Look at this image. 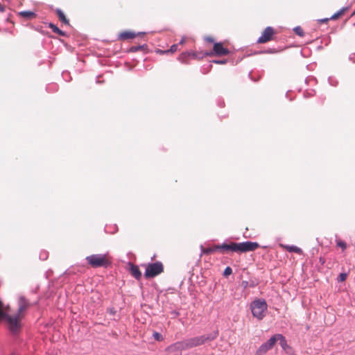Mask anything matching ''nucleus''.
I'll use <instances>...</instances> for the list:
<instances>
[{
	"mask_svg": "<svg viewBox=\"0 0 355 355\" xmlns=\"http://www.w3.org/2000/svg\"><path fill=\"white\" fill-rule=\"evenodd\" d=\"M5 6L0 3V12H3L5 11Z\"/></svg>",
	"mask_w": 355,
	"mask_h": 355,
	"instance_id": "09e8293b",
	"label": "nucleus"
},
{
	"mask_svg": "<svg viewBox=\"0 0 355 355\" xmlns=\"http://www.w3.org/2000/svg\"><path fill=\"white\" fill-rule=\"evenodd\" d=\"M254 283H252V285H250V287H254Z\"/></svg>",
	"mask_w": 355,
	"mask_h": 355,
	"instance_id": "864d4df0",
	"label": "nucleus"
},
{
	"mask_svg": "<svg viewBox=\"0 0 355 355\" xmlns=\"http://www.w3.org/2000/svg\"><path fill=\"white\" fill-rule=\"evenodd\" d=\"M190 58L189 51L183 52L178 57V60L183 64H188V60Z\"/></svg>",
	"mask_w": 355,
	"mask_h": 355,
	"instance_id": "6ab92c4d",
	"label": "nucleus"
},
{
	"mask_svg": "<svg viewBox=\"0 0 355 355\" xmlns=\"http://www.w3.org/2000/svg\"><path fill=\"white\" fill-rule=\"evenodd\" d=\"M65 75H68V73H62V76H65Z\"/></svg>",
	"mask_w": 355,
	"mask_h": 355,
	"instance_id": "603ef678",
	"label": "nucleus"
},
{
	"mask_svg": "<svg viewBox=\"0 0 355 355\" xmlns=\"http://www.w3.org/2000/svg\"><path fill=\"white\" fill-rule=\"evenodd\" d=\"M314 94H315V91L314 90H311L310 92L306 91L304 93V98H309V97L313 96Z\"/></svg>",
	"mask_w": 355,
	"mask_h": 355,
	"instance_id": "72a5a7b5",
	"label": "nucleus"
},
{
	"mask_svg": "<svg viewBox=\"0 0 355 355\" xmlns=\"http://www.w3.org/2000/svg\"><path fill=\"white\" fill-rule=\"evenodd\" d=\"M178 47V44H174L171 46L169 49H167V52L171 53H175V51H177Z\"/></svg>",
	"mask_w": 355,
	"mask_h": 355,
	"instance_id": "473e14b6",
	"label": "nucleus"
},
{
	"mask_svg": "<svg viewBox=\"0 0 355 355\" xmlns=\"http://www.w3.org/2000/svg\"><path fill=\"white\" fill-rule=\"evenodd\" d=\"M200 250H201V254H212L214 252L218 250V249H216V245H215L214 247H209V248H204L201 245Z\"/></svg>",
	"mask_w": 355,
	"mask_h": 355,
	"instance_id": "aec40b11",
	"label": "nucleus"
},
{
	"mask_svg": "<svg viewBox=\"0 0 355 355\" xmlns=\"http://www.w3.org/2000/svg\"><path fill=\"white\" fill-rule=\"evenodd\" d=\"M128 266H129V271L132 276H133L137 280H140L142 275L139 266L131 262H128Z\"/></svg>",
	"mask_w": 355,
	"mask_h": 355,
	"instance_id": "f8f14e48",
	"label": "nucleus"
},
{
	"mask_svg": "<svg viewBox=\"0 0 355 355\" xmlns=\"http://www.w3.org/2000/svg\"><path fill=\"white\" fill-rule=\"evenodd\" d=\"M153 337L157 341H162V340H164L163 336L160 333H159L157 331H154L153 332Z\"/></svg>",
	"mask_w": 355,
	"mask_h": 355,
	"instance_id": "a878e982",
	"label": "nucleus"
},
{
	"mask_svg": "<svg viewBox=\"0 0 355 355\" xmlns=\"http://www.w3.org/2000/svg\"><path fill=\"white\" fill-rule=\"evenodd\" d=\"M281 246L286 248L289 252H295L299 254L302 253V250L296 245H283Z\"/></svg>",
	"mask_w": 355,
	"mask_h": 355,
	"instance_id": "a211bd4d",
	"label": "nucleus"
},
{
	"mask_svg": "<svg viewBox=\"0 0 355 355\" xmlns=\"http://www.w3.org/2000/svg\"><path fill=\"white\" fill-rule=\"evenodd\" d=\"M329 83L332 86H336L338 84L337 80H334L333 78L329 77L328 79Z\"/></svg>",
	"mask_w": 355,
	"mask_h": 355,
	"instance_id": "c9c22d12",
	"label": "nucleus"
},
{
	"mask_svg": "<svg viewBox=\"0 0 355 355\" xmlns=\"http://www.w3.org/2000/svg\"><path fill=\"white\" fill-rule=\"evenodd\" d=\"M311 80H313L314 81V83H317V79L314 76H308L304 81L306 84H308L309 83H310Z\"/></svg>",
	"mask_w": 355,
	"mask_h": 355,
	"instance_id": "f704fd0d",
	"label": "nucleus"
},
{
	"mask_svg": "<svg viewBox=\"0 0 355 355\" xmlns=\"http://www.w3.org/2000/svg\"><path fill=\"white\" fill-rule=\"evenodd\" d=\"M214 55L218 56L226 55L230 53V50L223 46L221 42H215L213 46Z\"/></svg>",
	"mask_w": 355,
	"mask_h": 355,
	"instance_id": "9d476101",
	"label": "nucleus"
},
{
	"mask_svg": "<svg viewBox=\"0 0 355 355\" xmlns=\"http://www.w3.org/2000/svg\"><path fill=\"white\" fill-rule=\"evenodd\" d=\"M349 10V7L347 6V7H343L341 9H340L339 10H338L336 12H335L333 15H331V17H330V19L331 20H335V19H337L338 18H339L345 11L348 10Z\"/></svg>",
	"mask_w": 355,
	"mask_h": 355,
	"instance_id": "412c9836",
	"label": "nucleus"
},
{
	"mask_svg": "<svg viewBox=\"0 0 355 355\" xmlns=\"http://www.w3.org/2000/svg\"><path fill=\"white\" fill-rule=\"evenodd\" d=\"M242 285L243 286L244 288H246L248 285V282L247 281H243Z\"/></svg>",
	"mask_w": 355,
	"mask_h": 355,
	"instance_id": "8fccbe9b",
	"label": "nucleus"
},
{
	"mask_svg": "<svg viewBox=\"0 0 355 355\" xmlns=\"http://www.w3.org/2000/svg\"><path fill=\"white\" fill-rule=\"evenodd\" d=\"M218 105L219 107H223L225 105V103L223 100H219L218 102Z\"/></svg>",
	"mask_w": 355,
	"mask_h": 355,
	"instance_id": "a18cd8bd",
	"label": "nucleus"
},
{
	"mask_svg": "<svg viewBox=\"0 0 355 355\" xmlns=\"http://www.w3.org/2000/svg\"><path fill=\"white\" fill-rule=\"evenodd\" d=\"M211 67H212V65H211V64H210L209 65V68H211Z\"/></svg>",
	"mask_w": 355,
	"mask_h": 355,
	"instance_id": "6e6d98bb",
	"label": "nucleus"
},
{
	"mask_svg": "<svg viewBox=\"0 0 355 355\" xmlns=\"http://www.w3.org/2000/svg\"><path fill=\"white\" fill-rule=\"evenodd\" d=\"M46 90L48 92H53L54 91L58 90V85L56 84L52 83L46 86Z\"/></svg>",
	"mask_w": 355,
	"mask_h": 355,
	"instance_id": "5701e85b",
	"label": "nucleus"
},
{
	"mask_svg": "<svg viewBox=\"0 0 355 355\" xmlns=\"http://www.w3.org/2000/svg\"><path fill=\"white\" fill-rule=\"evenodd\" d=\"M108 313H110L111 315H114L116 313V310L114 308H110L108 309Z\"/></svg>",
	"mask_w": 355,
	"mask_h": 355,
	"instance_id": "c03bdc74",
	"label": "nucleus"
},
{
	"mask_svg": "<svg viewBox=\"0 0 355 355\" xmlns=\"http://www.w3.org/2000/svg\"><path fill=\"white\" fill-rule=\"evenodd\" d=\"M277 343L275 334L272 336L269 340L261 344L256 351L255 355H264L268 350L271 349Z\"/></svg>",
	"mask_w": 355,
	"mask_h": 355,
	"instance_id": "0eeeda50",
	"label": "nucleus"
},
{
	"mask_svg": "<svg viewBox=\"0 0 355 355\" xmlns=\"http://www.w3.org/2000/svg\"><path fill=\"white\" fill-rule=\"evenodd\" d=\"M55 33H56V34H58V35H60V36H62V37H66V36H67V33H66V32H64V31H62V30H60V29H59V30H58V32H56Z\"/></svg>",
	"mask_w": 355,
	"mask_h": 355,
	"instance_id": "e433bc0d",
	"label": "nucleus"
},
{
	"mask_svg": "<svg viewBox=\"0 0 355 355\" xmlns=\"http://www.w3.org/2000/svg\"><path fill=\"white\" fill-rule=\"evenodd\" d=\"M55 12L59 18V19L64 24L69 25V21L66 17L65 15L62 12V10L60 8H57Z\"/></svg>",
	"mask_w": 355,
	"mask_h": 355,
	"instance_id": "f3484780",
	"label": "nucleus"
},
{
	"mask_svg": "<svg viewBox=\"0 0 355 355\" xmlns=\"http://www.w3.org/2000/svg\"><path fill=\"white\" fill-rule=\"evenodd\" d=\"M18 15L20 17L26 19H31L32 18H34L36 17V13L33 11L31 10H22L18 12Z\"/></svg>",
	"mask_w": 355,
	"mask_h": 355,
	"instance_id": "dca6fc26",
	"label": "nucleus"
},
{
	"mask_svg": "<svg viewBox=\"0 0 355 355\" xmlns=\"http://www.w3.org/2000/svg\"><path fill=\"white\" fill-rule=\"evenodd\" d=\"M11 355H15V354H12Z\"/></svg>",
	"mask_w": 355,
	"mask_h": 355,
	"instance_id": "4d7b16f0",
	"label": "nucleus"
},
{
	"mask_svg": "<svg viewBox=\"0 0 355 355\" xmlns=\"http://www.w3.org/2000/svg\"><path fill=\"white\" fill-rule=\"evenodd\" d=\"M39 300L31 302L26 297L21 295L18 298V309L15 315H12L0 309V320L5 321L7 327L12 336L19 335L22 329L21 319L24 317V312L32 306L38 304Z\"/></svg>",
	"mask_w": 355,
	"mask_h": 355,
	"instance_id": "f257e3e1",
	"label": "nucleus"
},
{
	"mask_svg": "<svg viewBox=\"0 0 355 355\" xmlns=\"http://www.w3.org/2000/svg\"><path fill=\"white\" fill-rule=\"evenodd\" d=\"M39 288H40V286L37 285L35 288H33L31 290V293H36L37 292V291L39 290Z\"/></svg>",
	"mask_w": 355,
	"mask_h": 355,
	"instance_id": "49530a36",
	"label": "nucleus"
},
{
	"mask_svg": "<svg viewBox=\"0 0 355 355\" xmlns=\"http://www.w3.org/2000/svg\"><path fill=\"white\" fill-rule=\"evenodd\" d=\"M86 261L92 268H107L110 265V261L107 258V254H94L86 257Z\"/></svg>",
	"mask_w": 355,
	"mask_h": 355,
	"instance_id": "20e7f679",
	"label": "nucleus"
},
{
	"mask_svg": "<svg viewBox=\"0 0 355 355\" xmlns=\"http://www.w3.org/2000/svg\"><path fill=\"white\" fill-rule=\"evenodd\" d=\"M319 261L322 265H324L325 263V259L324 257H320L319 259Z\"/></svg>",
	"mask_w": 355,
	"mask_h": 355,
	"instance_id": "de8ad7c7",
	"label": "nucleus"
},
{
	"mask_svg": "<svg viewBox=\"0 0 355 355\" xmlns=\"http://www.w3.org/2000/svg\"><path fill=\"white\" fill-rule=\"evenodd\" d=\"M293 31L295 33L300 37H303L304 35V33L303 29L300 26H297L293 28Z\"/></svg>",
	"mask_w": 355,
	"mask_h": 355,
	"instance_id": "4be33fe9",
	"label": "nucleus"
},
{
	"mask_svg": "<svg viewBox=\"0 0 355 355\" xmlns=\"http://www.w3.org/2000/svg\"><path fill=\"white\" fill-rule=\"evenodd\" d=\"M155 52L157 54L164 55L168 53L167 50L157 49Z\"/></svg>",
	"mask_w": 355,
	"mask_h": 355,
	"instance_id": "4c0bfd02",
	"label": "nucleus"
},
{
	"mask_svg": "<svg viewBox=\"0 0 355 355\" xmlns=\"http://www.w3.org/2000/svg\"><path fill=\"white\" fill-rule=\"evenodd\" d=\"M253 317L259 320H263L268 310V304L266 300L258 298L253 300L250 305Z\"/></svg>",
	"mask_w": 355,
	"mask_h": 355,
	"instance_id": "f03ea898",
	"label": "nucleus"
},
{
	"mask_svg": "<svg viewBox=\"0 0 355 355\" xmlns=\"http://www.w3.org/2000/svg\"><path fill=\"white\" fill-rule=\"evenodd\" d=\"M232 273V268L230 266H227L223 273L225 277H227Z\"/></svg>",
	"mask_w": 355,
	"mask_h": 355,
	"instance_id": "bb28decb",
	"label": "nucleus"
},
{
	"mask_svg": "<svg viewBox=\"0 0 355 355\" xmlns=\"http://www.w3.org/2000/svg\"><path fill=\"white\" fill-rule=\"evenodd\" d=\"M330 19H331L330 18H323V19H318V21L320 23H326L327 21H329Z\"/></svg>",
	"mask_w": 355,
	"mask_h": 355,
	"instance_id": "37998d69",
	"label": "nucleus"
},
{
	"mask_svg": "<svg viewBox=\"0 0 355 355\" xmlns=\"http://www.w3.org/2000/svg\"><path fill=\"white\" fill-rule=\"evenodd\" d=\"M211 63H215L218 64H225L227 62V60L222 59V60H213L210 62Z\"/></svg>",
	"mask_w": 355,
	"mask_h": 355,
	"instance_id": "2f4dec72",
	"label": "nucleus"
},
{
	"mask_svg": "<svg viewBox=\"0 0 355 355\" xmlns=\"http://www.w3.org/2000/svg\"><path fill=\"white\" fill-rule=\"evenodd\" d=\"M259 247V244L255 241H246L237 243V252L244 253L254 251Z\"/></svg>",
	"mask_w": 355,
	"mask_h": 355,
	"instance_id": "423d86ee",
	"label": "nucleus"
},
{
	"mask_svg": "<svg viewBox=\"0 0 355 355\" xmlns=\"http://www.w3.org/2000/svg\"><path fill=\"white\" fill-rule=\"evenodd\" d=\"M278 52V51L275 49H266L264 51H259V52H257V53H275ZM255 54H257V53H255Z\"/></svg>",
	"mask_w": 355,
	"mask_h": 355,
	"instance_id": "c85d7f7f",
	"label": "nucleus"
},
{
	"mask_svg": "<svg viewBox=\"0 0 355 355\" xmlns=\"http://www.w3.org/2000/svg\"><path fill=\"white\" fill-rule=\"evenodd\" d=\"M213 55H214V51L213 52L212 51H210V52L206 51V52L202 53V55H203V57L204 56H211Z\"/></svg>",
	"mask_w": 355,
	"mask_h": 355,
	"instance_id": "ea45409f",
	"label": "nucleus"
},
{
	"mask_svg": "<svg viewBox=\"0 0 355 355\" xmlns=\"http://www.w3.org/2000/svg\"><path fill=\"white\" fill-rule=\"evenodd\" d=\"M171 315L173 316V318H176L180 315V312L174 310L171 311Z\"/></svg>",
	"mask_w": 355,
	"mask_h": 355,
	"instance_id": "79ce46f5",
	"label": "nucleus"
},
{
	"mask_svg": "<svg viewBox=\"0 0 355 355\" xmlns=\"http://www.w3.org/2000/svg\"><path fill=\"white\" fill-rule=\"evenodd\" d=\"M205 40L208 42H210V43H214V40L213 37H209V36H207L205 37Z\"/></svg>",
	"mask_w": 355,
	"mask_h": 355,
	"instance_id": "58836bf2",
	"label": "nucleus"
},
{
	"mask_svg": "<svg viewBox=\"0 0 355 355\" xmlns=\"http://www.w3.org/2000/svg\"><path fill=\"white\" fill-rule=\"evenodd\" d=\"M347 272H341L339 274V275L337 277V282H345L347 277Z\"/></svg>",
	"mask_w": 355,
	"mask_h": 355,
	"instance_id": "b1692460",
	"label": "nucleus"
},
{
	"mask_svg": "<svg viewBox=\"0 0 355 355\" xmlns=\"http://www.w3.org/2000/svg\"><path fill=\"white\" fill-rule=\"evenodd\" d=\"M184 42V38H182V40L180 41L179 44H182Z\"/></svg>",
	"mask_w": 355,
	"mask_h": 355,
	"instance_id": "3c124183",
	"label": "nucleus"
},
{
	"mask_svg": "<svg viewBox=\"0 0 355 355\" xmlns=\"http://www.w3.org/2000/svg\"><path fill=\"white\" fill-rule=\"evenodd\" d=\"M189 57L193 59H201L203 58V55L202 54L199 55L197 52H189Z\"/></svg>",
	"mask_w": 355,
	"mask_h": 355,
	"instance_id": "c756f323",
	"label": "nucleus"
},
{
	"mask_svg": "<svg viewBox=\"0 0 355 355\" xmlns=\"http://www.w3.org/2000/svg\"><path fill=\"white\" fill-rule=\"evenodd\" d=\"M145 32H139L137 33L130 31H125L120 33L118 35L119 40H127L135 38L136 36L139 35H144Z\"/></svg>",
	"mask_w": 355,
	"mask_h": 355,
	"instance_id": "9b49d317",
	"label": "nucleus"
},
{
	"mask_svg": "<svg viewBox=\"0 0 355 355\" xmlns=\"http://www.w3.org/2000/svg\"><path fill=\"white\" fill-rule=\"evenodd\" d=\"M48 26L52 30L53 33L58 32V30L60 29L55 24H54L52 22H49L48 24Z\"/></svg>",
	"mask_w": 355,
	"mask_h": 355,
	"instance_id": "7c9ffc66",
	"label": "nucleus"
},
{
	"mask_svg": "<svg viewBox=\"0 0 355 355\" xmlns=\"http://www.w3.org/2000/svg\"><path fill=\"white\" fill-rule=\"evenodd\" d=\"M164 271V266L161 261L148 263L145 270L144 276L146 279L154 278Z\"/></svg>",
	"mask_w": 355,
	"mask_h": 355,
	"instance_id": "39448f33",
	"label": "nucleus"
},
{
	"mask_svg": "<svg viewBox=\"0 0 355 355\" xmlns=\"http://www.w3.org/2000/svg\"><path fill=\"white\" fill-rule=\"evenodd\" d=\"M336 245L338 247L342 248L343 250H345L347 248V243L343 240H336Z\"/></svg>",
	"mask_w": 355,
	"mask_h": 355,
	"instance_id": "393cba45",
	"label": "nucleus"
},
{
	"mask_svg": "<svg viewBox=\"0 0 355 355\" xmlns=\"http://www.w3.org/2000/svg\"><path fill=\"white\" fill-rule=\"evenodd\" d=\"M218 336V331H215L212 333H210L207 335H202L200 336L193 337L188 339H186V343L188 349H191L193 347H196L200 345L205 344L207 341H212L215 340Z\"/></svg>",
	"mask_w": 355,
	"mask_h": 355,
	"instance_id": "7ed1b4c3",
	"label": "nucleus"
},
{
	"mask_svg": "<svg viewBox=\"0 0 355 355\" xmlns=\"http://www.w3.org/2000/svg\"><path fill=\"white\" fill-rule=\"evenodd\" d=\"M349 60L352 62L353 63H355V53H352L349 55Z\"/></svg>",
	"mask_w": 355,
	"mask_h": 355,
	"instance_id": "a19ab883",
	"label": "nucleus"
},
{
	"mask_svg": "<svg viewBox=\"0 0 355 355\" xmlns=\"http://www.w3.org/2000/svg\"><path fill=\"white\" fill-rule=\"evenodd\" d=\"M216 249L222 252L227 251L237 252V243L233 241L230 243L223 242L222 244L216 245Z\"/></svg>",
	"mask_w": 355,
	"mask_h": 355,
	"instance_id": "1a4fd4ad",
	"label": "nucleus"
},
{
	"mask_svg": "<svg viewBox=\"0 0 355 355\" xmlns=\"http://www.w3.org/2000/svg\"><path fill=\"white\" fill-rule=\"evenodd\" d=\"M277 341L279 340V345L283 350H284L286 352L289 353L290 350H291V347L288 345L287 340L286 338L281 334H275Z\"/></svg>",
	"mask_w": 355,
	"mask_h": 355,
	"instance_id": "4468645a",
	"label": "nucleus"
},
{
	"mask_svg": "<svg viewBox=\"0 0 355 355\" xmlns=\"http://www.w3.org/2000/svg\"><path fill=\"white\" fill-rule=\"evenodd\" d=\"M48 256H49L48 252L44 250V251L40 252L39 258L42 261H45L47 259Z\"/></svg>",
	"mask_w": 355,
	"mask_h": 355,
	"instance_id": "cd10ccee",
	"label": "nucleus"
},
{
	"mask_svg": "<svg viewBox=\"0 0 355 355\" xmlns=\"http://www.w3.org/2000/svg\"><path fill=\"white\" fill-rule=\"evenodd\" d=\"M148 50V45L146 44L137 45V46H132L130 47L126 52L127 53H135L139 51H146Z\"/></svg>",
	"mask_w": 355,
	"mask_h": 355,
	"instance_id": "2eb2a0df",
	"label": "nucleus"
},
{
	"mask_svg": "<svg viewBox=\"0 0 355 355\" xmlns=\"http://www.w3.org/2000/svg\"><path fill=\"white\" fill-rule=\"evenodd\" d=\"M274 34V28L272 26H267L262 33L261 35L258 38L257 42L259 44H263L271 41Z\"/></svg>",
	"mask_w": 355,
	"mask_h": 355,
	"instance_id": "6e6552de",
	"label": "nucleus"
},
{
	"mask_svg": "<svg viewBox=\"0 0 355 355\" xmlns=\"http://www.w3.org/2000/svg\"><path fill=\"white\" fill-rule=\"evenodd\" d=\"M254 283H252V285H250V287H254Z\"/></svg>",
	"mask_w": 355,
	"mask_h": 355,
	"instance_id": "5fc2aeb1",
	"label": "nucleus"
},
{
	"mask_svg": "<svg viewBox=\"0 0 355 355\" xmlns=\"http://www.w3.org/2000/svg\"><path fill=\"white\" fill-rule=\"evenodd\" d=\"M186 340L178 341L168 346V349L171 352L182 351L187 349Z\"/></svg>",
	"mask_w": 355,
	"mask_h": 355,
	"instance_id": "ddd939ff",
	"label": "nucleus"
}]
</instances>
